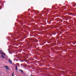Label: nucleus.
<instances>
[{"label":"nucleus","instance_id":"f257e3e1","mask_svg":"<svg viewBox=\"0 0 76 76\" xmlns=\"http://www.w3.org/2000/svg\"><path fill=\"white\" fill-rule=\"evenodd\" d=\"M69 18H70V16L66 15L64 17V19H65L66 20H67L69 19Z\"/></svg>","mask_w":76,"mask_h":76},{"label":"nucleus","instance_id":"f03ea898","mask_svg":"<svg viewBox=\"0 0 76 76\" xmlns=\"http://www.w3.org/2000/svg\"><path fill=\"white\" fill-rule=\"evenodd\" d=\"M8 61L10 64H12V61H11V60H10V58L9 59Z\"/></svg>","mask_w":76,"mask_h":76},{"label":"nucleus","instance_id":"7ed1b4c3","mask_svg":"<svg viewBox=\"0 0 76 76\" xmlns=\"http://www.w3.org/2000/svg\"><path fill=\"white\" fill-rule=\"evenodd\" d=\"M1 54L2 55H3V56H6V54L5 53H3V52H1Z\"/></svg>","mask_w":76,"mask_h":76},{"label":"nucleus","instance_id":"20e7f679","mask_svg":"<svg viewBox=\"0 0 76 76\" xmlns=\"http://www.w3.org/2000/svg\"><path fill=\"white\" fill-rule=\"evenodd\" d=\"M5 67L7 70H9V67L7 66H6Z\"/></svg>","mask_w":76,"mask_h":76},{"label":"nucleus","instance_id":"39448f33","mask_svg":"<svg viewBox=\"0 0 76 76\" xmlns=\"http://www.w3.org/2000/svg\"><path fill=\"white\" fill-rule=\"evenodd\" d=\"M72 43H73V44H75L76 43V41H74L72 42Z\"/></svg>","mask_w":76,"mask_h":76},{"label":"nucleus","instance_id":"423d86ee","mask_svg":"<svg viewBox=\"0 0 76 76\" xmlns=\"http://www.w3.org/2000/svg\"><path fill=\"white\" fill-rule=\"evenodd\" d=\"M32 69H36V68L35 67V66H32Z\"/></svg>","mask_w":76,"mask_h":76},{"label":"nucleus","instance_id":"0eeeda50","mask_svg":"<svg viewBox=\"0 0 76 76\" xmlns=\"http://www.w3.org/2000/svg\"><path fill=\"white\" fill-rule=\"evenodd\" d=\"M1 57H2V58H4V57L3 56V55H1Z\"/></svg>","mask_w":76,"mask_h":76},{"label":"nucleus","instance_id":"6e6552de","mask_svg":"<svg viewBox=\"0 0 76 76\" xmlns=\"http://www.w3.org/2000/svg\"><path fill=\"white\" fill-rule=\"evenodd\" d=\"M15 68H16V70H18V67L17 66H15Z\"/></svg>","mask_w":76,"mask_h":76},{"label":"nucleus","instance_id":"1a4fd4ad","mask_svg":"<svg viewBox=\"0 0 76 76\" xmlns=\"http://www.w3.org/2000/svg\"><path fill=\"white\" fill-rule=\"evenodd\" d=\"M50 28H51V29H53L54 27L53 26H51L50 27Z\"/></svg>","mask_w":76,"mask_h":76},{"label":"nucleus","instance_id":"9d476101","mask_svg":"<svg viewBox=\"0 0 76 76\" xmlns=\"http://www.w3.org/2000/svg\"><path fill=\"white\" fill-rule=\"evenodd\" d=\"M53 35H56V33H55V32H53Z\"/></svg>","mask_w":76,"mask_h":76},{"label":"nucleus","instance_id":"9b49d317","mask_svg":"<svg viewBox=\"0 0 76 76\" xmlns=\"http://www.w3.org/2000/svg\"><path fill=\"white\" fill-rule=\"evenodd\" d=\"M20 71L21 72H22V73H23V71L21 69H20L19 70V72H20Z\"/></svg>","mask_w":76,"mask_h":76},{"label":"nucleus","instance_id":"f8f14e48","mask_svg":"<svg viewBox=\"0 0 76 76\" xmlns=\"http://www.w3.org/2000/svg\"><path fill=\"white\" fill-rule=\"evenodd\" d=\"M72 16H76V13H75V14H72Z\"/></svg>","mask_w":76,"mask_h":76},{"label":"nucleus","instance_id":"ddd939ff","mask_svg":"<svg viewBox=\"0 0 76 76\" xmlns=\"http://www.w3.org/2000/svg\"><path fill=\"white\" fill-rule=\"evenodd\" d=\"M72 42V41H70V42H69V43H68V44H70V43Z\"/></svg>","mask_w":76,"mask_h":76},{"label":"nucleus","instance_id":"4468645a","mask_svg":"<svg viewBox=\"0 0 76 76\" xmlns=\"http://www.w3.org/2000/svg\"><path fill=\"white\" fill-rule=\"evenodd\" d=\"M1 52H3V50H0V53H1Z\"/></svg>","mask_w":76,"mask_h":76},{"label":"nucleus","instance_id":"2eb2a0df","mask_svg":"<svg viewBox=\"0 0 76 76\" xmlns=\"http://www.w3.org/2000/svg\"><path fill=\"white\" fill-rule=\"evenodd\" d=\"M60 22H63V20H60Z\"/></svg>","mask_w":76,"mask_h":76},{"label":"nucleus","instance_id":"dca6fc26","mask_svg":"<svg viewBox=\"0 0 76 76\" xmlns=\"http://www.w3.org/2000/svg\"><path fill=\"white\" fill-rule=\"evenodd\" d=\"M24 55H25V56H27V55H26V54L25 53H24L23 54Z\"/></svg>","mask_w":76,"mask_h":76},{"label":"nucleus","instance_id":"f3484780","mask_svg":"<svg viewBox=\"0 0 76 76\" xmlns=\"http://www.w3.org/2000/svg\"><path fill=\"white\" fill-rule=\"evenodd\" d=\"M14 74H13V72H12V76H14Z\"/></svg>","mask_w":76,"mask_h":76},{"label":"nucleus","instance_id":"a211bd4d","mask_svg":"<svg viewBox=\"0 0 76 76\" xmlns=\"http://www.w3.org/2000/svg\"><path fill=\"white\" fill-rule=\"evenodd\" d=\"M71 18H70V16L69 17H68V19H70Z\"/></svg>","mask_w":76,"mask_h":76},{"label":"nucleus","instance_id":"6ab92c4d","mask_svg":"<svg viewBox=\"0 0 76 76\" xmlns=\"http://www.w3.org/2000/svg\"><path fill=\"white\" fill-rule=\"evenodd\" d=\"M69 15H72V13H70L69 14Z\"/></svg>","mask_w":76,"mask_h":76},{"label":"nucleus","instance_id":"aec40b11","mask_svg":"<svg viewBox=\"0 0 76 76\" xmlns=\"http://www.w3.org/2000/svg\"><path fill=\"white\" fill-rule=\"evenodd\" d=\"M37 13H39V12L38 11H37Z\"/></svg>","mask_w":76,"mask_h":76},{"label":"nucleus","instance_id":"412c9836","mask_svg":"<svg viewBox=\"0 0 76 76\" xmlns=\"http://www.w3.org/2000/svg\"><path fill=\"white\" fill-rule=\"evenodd\" d=\"M58 76H60V75H60V74H58Z\"/></svg>","mask_w":76,"mask_h":76},{"label":"nucleus","instance_id":"4be33fe9","mask_svg":"<svg viewBox=\"0 0 76 76\" xmlns=\"http://www.w3.org/2000/svg\"><path fill=\"white\" fill-rule=\"evenodd\" d=\"M64 9H67V8L65 7V8H64Z\"/></svg>","mask_w":76,"mask_h":76},{"label":"nucleus","instance_id":"5701e85b","mask_svg":"<svg viewBox=\"0 0 76 76\" xmlns=\"http://www.w3.org/2000/svg\"><path fill=\"white\" fill-rule=\"evenodd\" d=\"M32 60H34V59L33 58V59H32Z\"/></svg>","mask_w":76,"mask_h":76},{"label":"nucleus","instance_id":"b1692460","mask_svg":"<svg viewBox=\"0 0 76 76\" xmlns=\"http://www.w3.org/2000/svg\"><path fill=\"white\" fill-rule=\"evenodd\" d=\"M27 58H28V57Z\"/></svg>","mask_w":76,"mask_h":76},{"label":"nucleus","instance_id":"393cba45","mask_svg":"<svg viewBox=\"0 0 76 76\" xmlns=\"http://www.w3.org/2000/svg\"><path fill=\"white\" fill-rule=\"evenodd\" d=\"M21 66H22V64H21Z\"/></svg>","mask_w":76,"mask_h":76},{"label":"nucleus","instance_id":"a878e982","mask_svg":"<svg viewBox=\"0 0 76 76\" xmlns=\"http://www.w3.org/2000/svg\"><path fill=\"white\" fill-rule=\"evenodd\" d=\"M28 10V11H29V10Z\"/></svg>","mask_w":76,"mask_h":76},{"label":"nucleus","instance_id":"bb28decb","mask_svg":"<svg viewBox=\"0 0 76 76\" xmlns=\"http://www.w3.org/2000/svg\"><path fill=\"white\" fill-rule=\"evenodd\" d=\"M60 34H61V33H60Z\"/></svg>","mask_w":76,"mask_h":76},{"label":"nucleus","instance_id":"cd10ccee","mask_svg":"<svg viewBox=\"0 0 76 76\" xmlns=\"http://www.w3.org/2000/svg\"><path fill=\"white\" fill-rule=\"evenodd\" d=\"M19 65V64H18Z\"/></svg>","mask_w":76,"mask_h":76}]
</instances>
